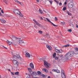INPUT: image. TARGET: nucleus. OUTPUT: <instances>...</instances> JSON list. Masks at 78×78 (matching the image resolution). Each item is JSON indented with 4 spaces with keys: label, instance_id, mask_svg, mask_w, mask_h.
<instances>
[{
    "label": "nucleus",
    "instance_id": "f257e3e1",
    "mask_svg": "<svg viewBox=\"0 0 78 78\" xmlns=\"http://www.w3.org/2000/svg\"><path fill=\"white\" fill-rule=\"evenodd\" d=\"M74 55V52L73 51H71L67 53L65 55V56L66 58H70V57H72Z\"/></svg>",
    "mask_w": 78,
    "mask_h": 78
},
{
    "label": "nucleus",
    "instance_id": "f03ea898",
    "mask_svg": "<svg viewBox=\"0 0 78 78\" xmlns=\"http://www.w3.org/2000/svg\"><path fill=\"white\" fill-rule=\"evenodd\" d=\"M44 65L47 69H49L50 66V64L48 63V62H46L45 60H44Z\"/></svg>",
    "mask_w": 78,
    "mask_h": 78
},
{
    "label": "nucleus",
    "instance_id": "7ed1b4c3",
    "mask_svg": "<svg viewBox=\"0 0 78 78\" xmlns=\"http://www.w3.org/2000/svg\"><path fill=\"white\" fill-rule=\"evenodd\" d=\"M12 39L13 41L15 40V41H16V42L18 44L20 40V38H17L16 37L13 36L12 37Z\"/></svg>",
    "mask_w": 78,
    "mask_h": 78
},
{
    "label": "nucleus",
    "instance_id": "20e7f679",
    "mask_svg": "<svg viewBox=\"0 0 78 78\" xmlns=\"http://www.w3.org/2000/svg\"><path fill=\"white\" fill-rule=\"evenodd\" d=\"M13 12L15 14H18V15L20 14V12L19 10L16 9H14Z\"/></svg>",
    "mask_w": 78,
    "mask_h": 78
},
{
    "label": "nucleus",
    "instance_id": "39448f33",
    "mask_svg": "<svg viewBox=\"0 0 78 78\" xmlns=\"http://www.w3.org/2000/svg\"><path fill=\"white\" fill-rule=\"evenodd\" d=\"M13 62L14 65H16V66H19V63H18V62L16 61V60H14L13 61Z\"/></svg>",
    "mask_w": 78,
    "mask_h": 78
},
{
    "label": "nucleus",
    "instance_id": "423d86ee",
    "mask_svg": "<svg viewBox=\"0 0 78 78\" xmlns=\"http://www.w3.org/2000/svg\"><path fill=\"white\" fill-rule=\"evenodd\" d=\"M46 19H47V21L48 22H50V23H51V24H52V25H53L54 26V27H56V26H58V25H56L55 24H54L52 22H51V21L49 19H48L47 18H46Z\"/></svg>",
    "mask_w": 78,
    "mask_h": 78
},
{
    "label": "nucleus",
    "instance_id": "0eeeda50",
    "mask_svg": "<svg viewBox=\"0 0 78 78\" xmlns=\"http://www.w3.org/2000/svg\"><path fill=\"white\" fill-rule=\"evenodd\" d=\"M25 56L26 57H27V58H30L31 56V55L30 54V53H29L27 52L25 54Z\"/></svg>",
    "mask_w": 78,
    "mask_h": 78
},
{
    "label": "nucleus",
    "instance_id": "6e6552de",
    "mask_svg": "<svg viewBox=\"0 0 78 78\" xmlns=\"http://www.w3.org/2000/svg\"><path fill=\"white\" fill-rule=\"evenodd\" d=\"M68 6L69 8H72V7H73V5L71 4V3H69L68 4Z\"/></svg>",
    "mask_w": 78,
    "mask_h": 78
},
{
    "label": "nucleus",
    "instance_id": "1a4fd4ad",
    "mask_svg": "<svg viewBox=\"0 0 78 78\" xmlns=\"http://www.w3.org/2000/svg\"><path fill=\"white\" fill-rule=\"evenodd\" d=\"M74 49L76 50V51L74 52L75 54H76V55H78V48H75Z\"/></svg>",
    "mask_w": 78,
    "mask_h": 78
},
{
    "label": "nucleus",
    "instance_id": "9d476101",
    "mask_svg": "<svg viewBox=\"0 0 78 78\" xmlns=\"http://www.w3.org/2000/svg\"><path fill=\"white\" fill-rule=\"evenodd\" d=\"M24 42H23V40H21V39L20 38V41H19V42H18V44H23Z\"/></svg>",
    "mask_w": 78,
    "mask_h": 78
},
{
    "label": "nucleus",
    "instance_id": "9b49d317",
    "mask_svg": "<svg viewBox=\"0 0 78 78\" xmlns=\"http://www.w3.org/2000/svg\"><path fill=\"white\" fill-rule=\"evenodd\" d=\"M42 71H43V72H46V73H48V70H47L46 69H42Z\"/></svg>",
    "mask_w": 78,
    "mask_h": 78
},
{
    "label": "nucleus",
    "instance_id": "f8f14e48",
    "mask_svg": "<svg viewBox=\"0 0 78 78\" xmlns=\"http://www.w3.org/2000/svg\"><path fill=\"white\" fill-rule=\"evenodd\" d=\"M30 66L31 68L32 69H34V65L32 63H30Z\"/></svg>",
    "mask_w": 78,
    "mask_h": 78
},
{
    "label": "nucleus",
    "instance_id": "ddd939ff",
    "mask_svg": "<svg viewBox=\"0 0 78 78\" xmlns=\"http://www.w3.org/2000/svg\"><path fill=\"white\" fill-rule=\"evenodd\" d=\"M32 75L34 76H36L37 75V74L36 73V72H33L32 74Z\"/></svg>",
    "mask_w": 78,
    "mask_h": 78
},
{
    "label": "nucleus",
    "instance_id": "4468645a",
    "mask_svg": "<svg viewBox=\"0 0 78 78\" xmlns=\"http://www.w3.org/2000/svg\"><path fill=\"white\" fill-rule=\"evenodd\" d=\"M46 47L47 48L49 49V50H51V47L49 46L48 45H46Z\"/></svg>",
    "mask_w": 78,
    "mask_h": 78
},
{
    "label": "nucleus",
    "instance_id": "2eb2a0df",
    "mask_svg": "<svg viewBox=\"0 0 78 78\" xmlns=\"http://www.w3.org/2000/svg\"><path fill=\"white\" fill-rule=\"evenodd\" d=\"M62 77V78H66V75H65V74H61Z\"/></svg>",
    "mask_w": 78,
    "mask_h": 78
},
{
    "label": "nucleus",
    "instance_id": "dca6fc26",
    "mask_svg": "<svg viewBox=\"0 0 78 78\" xmlns=\"http://www.w3.org/2000/svg\"><path fill=\"white\" fill-rule=\"evenodd\" d=\"M7 42L8 44H9V45H11V44H12V43L11 42H9L8 40L7 41Z\"/></svg>",
    "mask_w": 78,
    "mask_h": 78
},
{
    "label": "nucleus",
    "instance_id": "f3484780",
    "mask_svg": "<svg viewBox=\"0 0 78 78\" xmlns=\"http://www.w3.org/2000/svg\"><path fill=\"white\" fill-rule=\"evenodd\" d=\"M36 24V25H37V26H39V27H41V25L38 22H37Z\"/></svg>",
    "mask_w": 78,
    "mask_h": 78
},
{
    "label": "nucleus",
    "instance_id": "a211bd4d",
    "mask_svg": "<svg viewBox=\"0 0 78 78\" xmlns=\"http://www.w3.org/2000/svg\"><path fill=\"white\" fill-rule=\"evenodd\" d=\"M17 56L16 55L13 56V58L14 59H17Z\"/></svg>",
    "mask_w": 78,
    "mask_h": 78
},
{
    "label": "nucleus",
    "instance_id": "6ab92c4d",
    "mask_svg": "<svg viewBox=\"0 0 78 78\" xmlns=\"http://www.w3.org/2000/svg\"><path fill=\"white\" fill-rule=\"evenodd\" d=\"M28 70L29 72H31L32 71V70H31V69L30 68H28Z\"/></svg>",
    "mask_w": 78,
    "mask_h": 78
},
{
    "label": "nucleus",
    "instance_id": "aec40b11",
    "mask_svg": "<svg viewBox=\"0 0 78 78\" xmlns=\"http://www.w3.org/2000/svg\"><path fill=\"white\" fill-rule=\"evenodd\" d=\"M1 22H2V23H5L6 22L5 20H1Z\"/></svg>",
    "mask_w": 78,
    "mask_h": 78
},
{
    "label": "nucleus",
    "instance_id": "412c9836",
    "mask_svg": "<svg viewBox=\"0 0 78 78\" xmlns=\"http://www.w3.org/2000/svg\"><path fill=\"white\" fill-rule=\"evenodd\" d=\"M63 52V51H62V49H60V50H58V53H62Z\"/></svg>",
    "mask_w": 78,
    "mask_h": 78
},
{
    "label": "nucleus",
    "instance_id": "4be33fe9",
    "mask_svg": "<svg viewBox=\"0 0 78 78\" xmlns=\"http://www.w3.org/2000/svg\"><path fill=\"white\" fill-rule=\"evenodd\" d=\"M67 13L69 16H72V14H71L69 12L67 11Z\"/></svg>",
    "mask_w": 78,
    "mask_h": 78
},
{
    "label": "nucleus",
    "instance_id": "5701e85b",
    "mask_svg": "<svg viewBox=\"0 0 78 78\" xmlns=\"http://www.w3.org/2000/svg\"><path fill=\"white\" fill-rule=\"evenodd\" d=\"M3 2H5V3L6 4V5L8 4V3H7V2H8V0H3Z\"/></svg>",
    "mask_w": 78,
    "mask_h": 78
},
{
    "label": "nucleus",
    "instance_id": "b1692460",
    "mask_svg": "<svg viewBox=\"0 0 78 78\" xmlns=\"http://www.w3.org/2000/svg\"><path fill=\"white\" fill-rule=\"evenodd\" d=\"M18 15H19V16L20 17H23V15H22V13H21V12H20V14H19Z\"/></svg>",
    "mask_w": 78,
    "mask_h": 78
},
{
    "label": "nucleus",
    "instance_id": "393cba45",
    "mask_svg": "<svg viewBox=\"0 0 78 78\" xmlns=\"http://www.w3.org/2000/svg\"><path fill=\"white\" fill-rule=\"evenodd\" d=\"M62 74H65L64 73V70L63 69H62L61 70V75Z\"/></svg>",
    "mask_w": 78,
    "mask_h": 78
},
{
    "label": "nucleus",
    "instance_id": "a878e982",
    "mask_svg": "<svg viewBox=\"0 0 78 78\" xmlns=\"http://www.w3.org/2000/svg\"><path fill=\"white\" fill-rule=\"evenodd\" d=\"M55 51L57 53H58L59 51V50L56 48H55Z\"/></svg>",
    "mask_w": 78,
    "mask_h": 78
},
{
    "label": "nucleus",
    "instance_id": "bb28decb",
    "mask_svg": "<svg viewBox=\"0 0 78 78\" xmlns=\"http://www.w3.org/2000/svg\"><path fill=\"white\" fill-rule=\"evenodd\" d=\"M56 53H54L53 55V57L54 58H55V56H56Z\"/></svg>",
    "mask_w": 78,
    "mask_h": 78
},
{
    "label": "nucleus",
    "instance_id": "cd10ccee",
    "mask_svg": "<svg viewBox=\"0 0 78 78\" xmlns=\"http://www.w3.org/2000/svg\"><path fill=\"white\" fill-rule=\"evenodd\" d=\"M56 72L58 73H60V71L59 70H58V69L56 70Z\"/></svg>",
    "mask_w": 78,
    "mask_h": 78
},
{
    "label": "nucleus",
    "instance_id": "c85d7f7f",
    "mask_svg": "<svg viewBox=\"0 0 78 78\" xmlns=\"http://www.w3.org/2000/svg\"><path fill=\"white\" fill-rule=\"evenodd\" d=\"M39 12H40V13H41V14H42V12H42V10H40V9H39Z\"/></svg>",
    "mask_w": 78,
    "mask_h": 78
},
{
    "label": "nucleus",
    "instance_id": "c756f323",
    "mask_svg": "<svg viewBox=\"0 0 78 78\" xmlns=\"http://www.w3.org/2000/svg\"><path fill=\"white\" fill-rule=\"evenodd\" d=\"M17 57V59H19L20 58V55H18L16 56Z\"/></svg>",
    "mask_w": 78,
    "mask_h": 78
},
{
    "label": "nucleus",
    "instance_id": "7c9ffc66",
    "mask_svg": "<svg viewBox=\"0 0 78 78\" xmlns=\"http://www.w3.org/2000/svg\"><path fill=\"white\" fill-rule=\"evenodd\" d=\"M69 46H70L69 44H67L66 45H65L64 47H69Z\"/></svg>",
    "mask_w": 78,
    "mask_h": 78
},
{
    "label": "nucleus",
    "instance_id": "2f4dec72",
    "mask_svg": "<svg viewBox=\"0 0 78 78\" xmlns=\"http://www.w3.org/2000/svg\"><path fill=\"white\" fill-rule=\"evenodd\" d=\"M19 72H17L15 73V75H18V74H19Z\"/></svg>",
    "mask_w": 78,
    "mask_h": 78
},
{
    "label": "nucleus",
    "instance_id": "473e14b6",
    "mask_svg": "<svg viewBox=\"0 0 78 78\" xmlns=\"http://www.w3.org/2000/svg\"><path fill=\"white\" fill-rule=\"evenodd\" d=\"M17 3H19V4H20V5H21V6H22V5L21 4V2H19V1H17Z\"/></svg>",
    "mask_w": 78,
    "mask_h": 78
},
{
    "label": "nucleus",
    "instance_id": "72a5a7b5",
    "mask_svg": "<svg viewBox=\"0 0 78 78\" xmlns=\"http://www.w3.org/2000/svg\"><path fill=\"white\" fill-rule=\"evenodd\" d=\"M72 30L71 29H69V30H68V32H72Z\"/></svg>",
    "mask_w": 78,
    "mask_h": 78
},
{
    "label": "nucleus",
    "instance_id": "f704fd0d",
    "mask_svg": "<svg viewBox=\"0 0 78 78\" xmlns=\"http://www.w3.org/2000/svg\"><path fill=\"white\" fill-rule=\"evenodd\" d=\"M37 73L38 74H39V75H41V72L39 71H37Z\"/></svg>",
    "mask_w": 78,
    "mask_h": 78
},
{
    "label": "nucleus",
    "instance_id": "c9c22d12",
    "mask_svg": "<svg viewBox=\"0 0 78 78\" xmlns=\"http://www.w3.org/2000/svg\"><path fill=\"white\" fill-rule=\"evenodd\" d=\"M49 2L51 4V5L52 4V2H53V1L51 0L49 1Z\"/></svg>",
    "mask_w": 78,
    "mask_h": 78
},
{
    "label": "nucleus",
    "instance_id": "e433bc0d",
    "mask_svg": "<svg viewBox=\"0 0 78 78\" xmlns=\"http://www.w3.org/2000/svg\"><path fill=\"white\" fill-rule=\"evenodd\" d=\"M0 16H2V17H4L3 16V15H2V14L0 12Z\"/></svg>",
    "mask_w": 78,
    "mask_h": 78
},
{
    "label": "nucleus",
    "instance_id": "4c0bfd02",
    "mask_svg": "<svg viewBox=\"0 0 78 78\" xmlns=\"http://www.w3.org/2000/svg\"><path fill=\"white\" fill-rule=\"evenodd\" d=\"M63 10H64V11H65V10H66V7H65L63 8Z\"/></svg>",
    "mask_w": 78,
    "mask_h": 78
},
{
    "label": "nucleus",
    "instance_id": "58836bf2",
    "mask_svg": "<svg viewBox=\"0 0 78 78\" xmlns=\"http://www.w3.org/2000/svg\"><path fill=\"white\" fill-rule=\"evenodd\" d=\"M39 33H40V34H42V32L41 30H39L38 31Z\"/></svg>",
    "mask_w": 78,
    "mask_h": 78
},
{
    "label": "nucleus",
    "instance_id": "ea45409f",
    "mask_svg": "<svg viewBox=\"0 0 78 78\" xmlns=\"http://www.w3.org/2000/svg\"><path fill=\"white\" fill-rule=\"evenodd\" d=\"M61 23H62V25H64V24H65V23L64 22H61Z\"/></svg>",
    "mask_w": 78,
    "mask_h": 78
},
{
    "label": "nucleus",
    "instance_id": "a19ab883",
    "mask_svg": "<svg viewBox=\"0 0 78 78\" xmlns=\"http://www.w3.org/2000/svg\"><path fill=\"white\" fill-rule=\"evenodd\" d=\"M55 19L56 21H57L58 20V18H57V17H55Z\"/></svg>",
    "mask_w": 78,
    "mask_h": 78
},
{
    "label": "nucleus",
    "instance_id": "79ce46f5",
    "mask_svg": "<svg viewBox=\"0 0 78 78\" xmlns=\"http://www.w3.org/2000/svg\"><path fill=\"white\" fill-rule=\"evenodd\" d=\"M33 21H34V22L35 23H36L37 22L36 21V20H35V19H33Z\"/></svg>",
    "mask_w": 78,
    "mask_h": 78
},
{
    "label": "nucleus",
    "instance_id": "37998d69",
    "mask_svg": "<svg viewBox=\"0 0 78 78\" xmlns=\"http://www.w3.org/2000/svg\"><path fill=\"white\" fill-rule=\"evenodd\" d=\"M34 27H35V28H36L37 29V26H36V25H34Z\"/></svg>",
    "mask_w": 78,
    "mask_h": 78
},
{
    "label": "nucleus",
    "instance_id": "c03bdc74",
    "mask_svg": "<svg viewBox=\"0 0 78 78\" xmlns=\"http://www.w3.org/2000/svg\"><path fill=\"white\" fill-rule=\"evenodd\" d=\"M70 25L71 27H73V26H74V25H73V24H70Z\"/></svg>",
    "mask_w": 78,
    "mask_h": 78
},
{
    "label": "nucleus",
    "instance_id": "a18cd8bd",
    "mask_svg": "<svg viewBox=\"0 0 78 78\" xmlns=\"http://www.w3.org/2000/svg\"><path fill=\"white\" fill-rule=\"evenodd\" d=\"M49 35H48V34H46V37H48V36H49Z\"/></svg>",
    "mask_w": 78,
    "mask_h": 78
},
{
    "label": "nucleus",
    "instance_id": "49530a36",
    "mask_svg": "<svg viewBox=\"0 0 78 78\" xmlns=\"http://www.w3.org/2000/svg\"><path fill=\"white\" fill-rule=\"evenodd\" d=\"M59 58L58 57H57V56H56L55 58V59H58Z\"/></svg>",
    "mask_w": 78,
    "mask_h": 78
},
{
    "label": "nucleus",
    "instance_id": "de8ad7c7",
    "mask_svg": "<svg viewBox=\"0 0 78 78\" xmlns=\"http://www.w3.org/2000/svg\"><path fill=\"white\" fill-rule=\"evenodd\" d=\"M52 71H53V72H56V70L55 69H53L52 70Z\"/></svg>",
    "mask_w": 78,
    "mask_h": 78
},
{
    "label": "nucleus",
    "instance_id": "09e8293b",
    "mask_svg": "<svg viewBox=\"0 0 78 78\" xmlns=\"http://www.w3.org/2000/svg\"><path fill=\"white\" fill-rule=\"evenodd\" d=\"M1 12L2 14H4V12H3V10H1Z\"/></svg>",
    "mask_w": 78,
    "mask_h": 78
},
{
    "label": "nucleus",
    "instance_id": "8fccbe9b",
    "mask_svg": "<svg viewBox=\"0 0 78 78\" xmlns=\"http://www.w3.org/2000/svg\"><path fill=\"white\" fill-rule=\"evenodd\" d=\"M59 6H62V3H61V2H60L59 3Z\"/></svg>",
    "mask_w": 78,
    "mask_h": 78
},
{
    "label": "nucleus",
    "instance_id": "3c124183",
    "mask_svg": "<svg viewBox=\"0 0 78 78\" xmlns=\"http://www.w3.org/2000/svg\"><path fill=\"white\" fill-rule=\"evenodd\" d=\"M55 2H56L57 4H59V2L56 1Z\"/></svg>",
    "mask_w": 78,
    "mask_h": 78
},
{
    "label": "nucleus",
    "instance_id": "603ef678",
    "mask_svg": "<svg viewBox=\"0 0 78 78\" xmlns=\"http://www.w3.org/2000/svg\"><path fill=\"white\" fill-rule=\"evenodd\" d=\"M69 2H71V3H72V2H73V1L72 0H69Z\"/></svg>",
    "mask_w": 78,
    "mask_h": 78
},
{
    "label": "nucleus",
    "instance_id": "864d4df0",
    "mask_svg": "<svg viewBox=\"0 0 78 78\" xmlns=\"http://www.w3.org/2000/svg\"><path fill=\"white\" fill-rule=\"evenodd\" d=\"M36 1L38 3H39V0H36Z\"/></svg>",
    "mask_w": 78,
    "mask_h": 78
},
{
    "label": "nucleus",
    "instance_id": "5fc2aeb1",
    "mask_svg": "<svg viewBox=\"0 0 78 78\" xmlns=\"http://www.w3.org/2000/svg\"><path fill=\"white\" fill-rule=\"evenodd\" d=\"M59 56H60V58H62V55H60Z\"/></svg>",
    "mask_w": 78,
    "mask_h": 78
},
{
    "label": "nucleus",
    "instance_id": "6e6d98bb",
    "mask_svg": "<svg viewBox=\"0 0 78 78\" xmlns=\"http://www.w3.org/2000/svg\"><path fill=\"white\" fill-rule=\"evenodd\" d=\"M64 4L65 5H67V2H65Z\"/></svg>",
    "mask_w": 78,
    "mask_h": 78
},
{
    "label": "nucleus",
    "instance_id": "4d7b16f0",
    "mask_svg": "<svg viewBox=\"0 0 78 78\" xmlns=\"http://www.w3.org/2000/svg\"><path fill=\"white\" fill-rule=\"evenodd\" d=\"M15 2H17V0H14Z\"/></svg>",
    "mask_w": 78,
    "mask_h": 78
},
{
    "label": "nucleus",
    "instance_id": "13d9d810",
    "mask_svg": "<svg viewBox=\"0 0 78 78\" xmlns=\"http://www.w3.org/2000/svg\"><path fill=\"white\" fill-rule=\"evenodd\" d=\"M48 78H51V77H50V76H49L48 77Z\"/></svg>",
    "mask_w": 78,
    "mask_h": 78
},
{
    "label": "nucleus",
    "instance_id": "bf43d9fd",
    "mask_svg": "<svg viewBox=\"0 0 78 78\" xmlns=\"http://www.w3.org/2000/svg\"><path fill=\"white\" fill-rule=\"evenodd\" d=\"M40 18L41 19V20H43V18H42V17H40Z\"/></svg>",
    "mask_w": 78,
    "mask_h": 78
},
{
    "label": "nucleus",
    "instance_id": "052dcab7",
    "mask_svg": "<svg viewBox=\"0 0 78 78\" xmlns=\"http://www.w3.org/2000/svg\"><path fill=\"white\" fill-rule=\"evenodd\" d=\"M12 74V75H14V73L12 72L11 73Z\"/></svg>",
    "mask_w": 78,
    "mask_h": 78
},
{
    "label": "nucleus",
    "instance_id": "680f3d73",
    "mask_svg": "<svg viewBox=\"0 0 78 78\" xmlns=\"http://www.w3.org/2000/svg\"><path fill=\"white\" fill-rule=\"evenodd\" d=\"M4 47L5 48V49H7V48L6 47Z\"/></svg>",
    "mask_w": 78,
    "mask_h": 78
},
{
    "label": "nucleus",
    "instance_id": "e2e57ef3",
    "mask_svg": "<svg viewBox=\"0 0 78 78\" xmlns=\"http://www.w3.org/2000/svg\"><path fill=\"white\" fill-rule=\"evenodd\" d=\"M8 71H9V72H11V70L9 69H8Z\"/></svg>",
    "mask_w": 78,
    "mask_h": 78
},
{
    "label": "nucleus",
    "instance_id": "0e129e2a",
    "mask_svg": "<svg viewBox=\"0 0 78 78\" xmlns=\"http://www.w3.org/2000/svg\"><path fill=\"white\" fill-rule=\"evenodd\" d=\"M50 73L51 74H52V73H51V72H50Z\"/></svg>",
    "mask_w": 78,
    "mask_h": 78
},
{
    "label": "nucleus",
    "instance_id": "69168bd1",
    "mask_svg": "<svg viewBox=\"0 0 78 78\" xmlns=\"http://www.w3.org/2000/svg\"><path fill=\"white\" fill-rule=\"evenodd\" d=\"M44 76H45V75H43V77H44Z\"/></svg>",
    "mask_w": 78,
    "mask_h": 78
},
{
    "label": "nucleus",
    "instance_id": "338daca9",
    "mask_svg": "<svg viewBox=\"0 0 78 78\" xmlns=\"http://www.w3.org/2000/svg\"><path fill=\"white\" fill-rule=\"evenodd\" d=\"M76 28H78V26H76Z\"/></svg>",
    "mask_w": 78,
    "mask_h": 78
},
{
    "label": "nucleus",
    "instance_id": "774afa93",
    "mask_svg": "<svg viewBox=\"0 0 78 78\" xmlns=\"http://www.w3.org/2000/svg\"><path fill=\"white\" fill-rule=\"evenodd\" d=\"M33 78H37V77H33Z\"/></svg>",
    "mask_w": 78,
    "mask_h": 78
}]
</instances>
